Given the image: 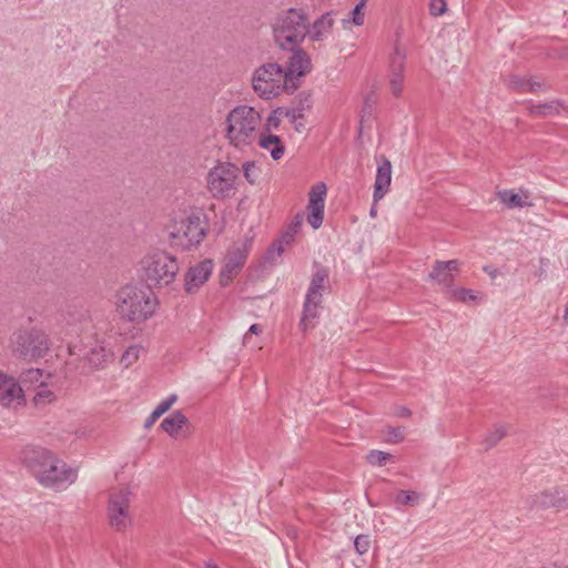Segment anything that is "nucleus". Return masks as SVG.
<instances>
[{
    "label": "nucleus",
    "instance_id": "obj_33",
    "mask_svg": "<svg viewBox=\"0 0 568 568\" xmlns=\"http://www.w3.org/2000/svg\"><path fill=\"white\" fill-rule=\"evenodd\" d=\"M141 352H142L141 346H138V345L130 346L121 356V364L124 367H130L139 359Z\"/></svg>",
    "mask_w": 568,
    "mask_h": 568
},
{
    "label": "nucleus",
    "instance_id": "obj_28",
    "mask_svg": "<svg viewBox=\"0 0 568 568\" xmlns=\"http://www.w3.org/2000/svg\"><path fill=\"white\" fill-rule=\"evenodd\" d=\"M419 503V495L414 490H399L395 498L394 504L399 506H414Z\"/></svg>",
    "mask_w": 568,
    "mask_h": 568
},
{
    "label": "nucleus",
    "instance_id": "obj_21",
    "mask_svg": "<svg viewBox=\"0 0 568 568\" xmlns=\"http://www.w3.org/2000/svg\"><path fill=\"white\" fill-rule=\"evenodd\" d=\"M328 272L324 267H318L311 280L307 293L305 298L311 301H321L323 297V293L326 291L328 286Z\"/></svg>",
    "mask_w": 568,
    "mask_h": 568
},
{
    "label": "nucleus",
    "instance_id": "obj_57",
    "mask_svg": "<svg viewBox=\"0 0 568 568\" xmlns=\"http://www.w3.org/2000/svg\"><path fill=\"white\" fill-rule=\"evenodd\" d=\"M489 274H490V276L495 277L496 276V271H493Z\"/></svg>",
    "mask_w": 568,
    "mask_h": 568
},
{
    "label": "nucleus",
    "instance_id": "obj_18",
    "mask_svg": "<svg viewBox=\"0 0 568 568\" xmlns=\"http://www.w3.org/2000/svg\"><path fill=\"white\" fill-rule=\"evenodd\" d=\"M213 271V264L210 260L202 261L195 266H192L185 275V290L189 293L197 290L204 284Z\"/></svg>",
    "mask_w": 568,
    "mask_h": 568
},
{
    "label": "nucleus",
    "instance_id": "obj_40",
    "mask_svg": "<svg viewBox=\"0 0 568 568\" xmlns=\"http://www.w3.org/2000/svg\"><path fill=\"white\" fill-rule=\"evenodd\" d=\"M262 326L258 324H253L250 326L248 332L243 337V345L250 346V347H257L261 348V346L257 343H254L252 341V335H258L262 333Z\"/></svg>",
    "mask_w": 568,
    "mask_h": 568
},
{
    "label": "nucleus",
    "instance_id": "obj_5",
    "mask_svg": "<svg viewBox=\"0 0 568 568\" xmlns=\"http://www.w3.org/2000/svg\"><path fill=\"white\" fill-rule=\"evenodd\" d=\"M307 31L306 13L295 8L281 13L273 24L274 39L282 49H294L305 39Z\"/></svg>",
    "mask_w": 568,
    "mask_h": 568
},
{
    "label": "nucleus",
    "instance_id": "obj_23",
    "mask_svg": "<svg viewBox=\"0 0 568 568\" xmlns=\"http://www.w3.org/2000/svg\"><path fill=\"white\" fill-rule=\"evenodd\" d=\"M429 278L437 284L442 285L448 291L453 288L454 274L449 273L446 268L435 263L433 271L429 273Z\"/></svg>",
    "mask_w": 568,
    "mask_h": 568
},
{
    "label": "nucleus",
    "instance_id": "obj_1",
    "mask_svg": "<svg viewBox=\"0 0 568 568\" xmlns=\"http://www.w3.org/2000/svg\"><path fill=\"white\" fill-rule=\"evenodd\" d=\"M20 459L44 488L62 491L78 479V468L70 466L48 448L28 445L20 452Z\"/></svg>",
    "mask_w": 568,
    "mask_h": 568
},
{
    "label": "nucleus",
    "instance_id": "obj_29",
    "mask_svg": "<svg viewBox=\"0 0 568 568\" xmlns=\"http://www.w3.org/2000/svg\"><path fill=\"white\" fill-rule=\"evenodd\" d=\"M366 459L372 466L381 467L393 460L394 457L389 453L373 449L367 453Z\"/></svg>",
    "mask_w": 568,
    "mask_h": 568
},
{
    "label": "nucleus",
    "instance_id": "obj_25",
    "mask_svg": "<svg viewBox=\"0 0 568 568\" xmlns=\"http://www.w3.org/2000/svg\"><path fill=\"white\" fill-rule=\"evenodd\" d=\"M498 197L507 207H524L530 205L526 202L527 195L515 193L510 190H504L498 192Z\"/></svg>",
    "mask_w": 568,
    "mask_h": 568
},
{
    "label": "nucleus",
    "instance_id": "obj_49",
    "mask_svg": "<svg viewBox=\"0 0 568 568\" xmlns=\"http://www.w3.org/2000/svg\"><path fill=\"white\" fill-rule=\"evenodd\" d=\"M538 499L536 503L541 507L556 506V503L549 494H541L540 496H536Z\"/></svg>",
    "mask_w": 568,
    "mask_h": 568
},
{
    "label": "nucleus",
    "instance_id": "obj_47",
    "mask_svg": "<svg viewBox=\"0 0 568 568\" xmlns=\"http://www.w3.org/2000/svg\"><path fill=\"white\" fill-rule=\"evenodd\" d=\"M436 263L444 268H446L449 273L458 272L459 270V262L457 260H450V261H436Z\"/></svg>",
    "mask_w": 568,
    "mask_h": 568
},
{
    "label": "nucleus",
    "instance_id": "obj_3",
    "mask_svg": "<svg viewBox=\"0 0 568 568\" xmlns=\"http://www.w3.org/2000/svg\"><path fill=\"white\" fill-rule=\"evenodd\" d=\"M261 126L260 112L251 105L239 104L225 118L224 138L230 145L243 151L256 142Z\"/></svg>",
    "mask_w": 568,
    "mask_h": 568
},
{
    "label": "nucleus",
    "instance_id": "obj_50",
    "mask_svg": "<svg viewBox=\"0 0 568 568\" xmlns=\"http://www.w3.org/2000/svg\"><path fill=\"white\" fill-rule=\"evenodd\" d=\"M63 433L67 435L68 438H83L85 436V433L81 429H75L74 432L71 428H62Z\"/></svg>",
    "mask_w": 568,
    "mask_h": 568
},
{
    "label": "nucleus",
    "instance_id": "obj_45",
    "mask_svg": "<svg viewBox=\"0 0 568 568\" xmlns=\"http://www.w3.org/2000/svg\"><path fill=\"white\" fill-rule=\"evenodd\" d=\"M173 439H182L189 436V428H164Z\"/></svg>",
    "mask_w": 568,
    "mask_h": 568
},
{
    "label": "nucleus",
    "instance_id": "obj_16",
    "mask_svg": "<svg viewBox=\"0 0 568 568\" xmlns=\"http://www.w3.org/2000/svg\"><path fill=\"white\" fill-rule=\"evenodd\" d=\"M24 403L21 386L14 377L0 372V404L6 407L18 406Z\"/></svg>",
    "mask_w": 568,
    "mask_h": 568
},
{
    "label": "nucleus",
    "instance_id": "obj_56",
    "mask_svg": "<svg viewBox=\"0 0 568 568\" xmlns=\"http://www.w3.org/2000/svg\"><path fill=\"white\" fill-rule=\"evenodd\" d=\"M564 57L568 59V48H566Z\"/></svg>",
    "mask_w": 568,
    "mask_h": 568
},
{
    "label": "nucleus",
    "instance_id": "obj_30",
    "mask_svg": "<svg viewBox=\"0 0 568 568\" xmlns=\"http://www.w3.org/2000/svg\"><path fill=\"white\" fill-rule=\"evenodd\" d=\"M284 113V108H277L271 112V114L267 116L264 130L262 132H273L274 130L278 129V126L282 123Z\"/></svg>",
    "mask_w": 568,
    "mask_h": 568
},
{
    "label": "nucleus",
    "instance_id": "obj_32",
    "mask_svg": "<svg viewBox=\"0 0 568 568\" xmlns=\"http://www.w3.org/2000/svg\"><path fill=\"white\" fill-rule=\"evenodd\" d=\"M55 399L54 393L49 389L47 386L43 385V383L40 384L39 388L37 389L33 400L36 405H45L49 403H52Z\"/></svg>",
    "mask_w": 568,
    "mask_h": 568
},
{
    "label": "nucleus",
    "instance_id": "obj_55",
    "mask_svg": "<svg viewBox=\"0 0 568 568\" xmlns=\"http://www.w3.org/2000/svg\"><path fill=\"white\" fill-rule=\"evenodd\" d=\"M375 214H376V209H375V207H372V209H371V215H372V216H375Z\"/></svg>",
    "mask_w": 568,
    "mask_h": 568
},
{
    "label": "nucleus",
    "instance_id": "obj_6",
    "mask_svg": "<svg viewBox=\"0 0 568 568\" xmlns=\"http://www.w3.org/2000/svg\"><path fill=\"white\" fill-rule=\"evenodd\" d=\"M10 349L16 357L38 361L49 352L50 339L48 334L39 327L20 328L10 338Z\"/></svg>",
    "mask_w": 568,
    "mask_h": 568
},
{
    "label": "nucleus",
    "instance_id": "obj_20",
    "mask_svg": "<svg viewBox=\"0 0 568 568\" xmlns=\"http://www.w3.org/2000/svg\"><path fill=\"white\" fill-rule=\"evenodd\" d=\"M256 141L260 148L267 151L273 160L278 161L284 156L285 145L278 135L260 131Z\"/></svg>",
    "mask_w": 568,
    "mask_h": 568
},
{
    "label": "nucleus",
    "instance_id": "obj_48",
    "mask_svg": "<svg viewBox=\"0 0 568 568\" xmlns=\"http://www.w3.org/2000/svg\"><path fill=\"white\" fill-rule=\"evenodd\" d=\"M542 82L535 78H528L526 84V92H537L542 89Z\"/></svg>",
    "mask_w": 568,
    "mask_h": 568
},
{
    "label": "nucleus",
    "instance_id": "obj_31",
    "mask_svg": "<svg viewBox=\"0 0 568 568\" xmlns=\"http://www.w3.org/2000/svg\"><path fill=\"white\" fill-rule=\"evenodd\" d=\"M447 294L450 300L464 303L469 301H476L477 298L476 294L471 290L464 287H453L450 291L447 292Z\"/></svg>",
    "mask_w": 568,
    "mask_h": 568
},
{
    "label": "nucleus",
    "instance_id": "obj_22",
    "mask_svg": "<svg viewBox=\"0 0 568 568\" xmlns=\"http://www.w3.org/2000/svg\"><path fill=\"white\" fill-rule=\"evenodd\" d=\"M321 301H311L305 298L303 316L300 323V326L307 331L314 326L313 322L318 316V307L321 306Z\"/></svg>",
    "mask_w": 568,
    "mask_h": 568
},
{
    "label": "nucleus",
    "instance_id": "obj_43",
    "mask_svg": "<svg viewBox=\"0 0 568 568\" xmlns=\"http://www.w3.org/2000/svg\"><path fill=\"white\" fill-rule=\"evenodd\" d=\"M364 7H365V2L361 1L359 3H357L355 6V8L351 12L352 22L355 26H362L364 23V13H363V8Z\"/></svg>",
    "mask_w": 568,
    "mask_h": 568
},
{
    "label": "nucleus",
    "instance_id": "obj_8",
    "mask_svg": "<svg viewBox=\"0 0 568 568\" xmlns=\"http://www.w3.org/2000/svg\"><path fill=\"white\" fill-rule=\"evenodd\" d=\"M252 88L264 100H271L283 92L288 93L285 70L274 62L262 64L252 75Z\"/></svg>",
    "mask_w": 568,
    "mask_h": 568
},
{
    "label": "nucleus",
    "instance_id": "obj_37",
    "mask_svg": "<svg viewBox=\"0 0 568 568\" xmlns=\"http://www.w3.org/2000/svg\"><path fill=\"white\" fill-rule=\"evenodd\" d=\"M243 174L248 183L254 184L260 176V169L255 162H245L243 164Z\"/></svg>",
    "mask_w": 568,
    "mask_h": 568
},
{
    "label": "nucleus",
    "instance_id": "obj_34",
    "mask_svg": "<svg viewBox=\"0 0 568 568\" xmlns=\"http://www.w3.org/2000/svg\"><path fill=\"white\" fill-rule=\"evenodd\" d=\"M189 423L187 417L181 410L173 412L170 416L165 417L160 426H183Z\"/></svg>",
    "mask_w": 568,
    "mask_h": 568
},
{
    "label": "nucleus",
    "instance_id": "obj_36",
    "mask_svg": "<svg viewBox=\"0 0 568 568\" xmlns=\"http://www.w3.org/2000/svg\"><path fill=\"white\" fill-rule=\"evenodd\" d=\"M382 436L385 442L389 444H397L404 439L405 434L403 428H384Z\"/></svg>",
    "mask_w": 568,
    "mask_h": 568
},
{
    "label": "nucleus",
    "instance_id": "obj_53",
    "mask_svg": "<svg viewBox=\"0 0 568 568\" xmlns=\"http://www.w3.org/2000/svg\"><path fill=\"white\" fill-rule=\"evenodd\" d=\"M395 414L399 417H406L410 415V410L406 407H397L395 408Z\"/></svg>",
    "mask_w": 568,
    "mask_h": 568
},
{
    "label": "nucleus",
    "instance_id": "obj_38",
    "mask_svg": "<svg viewBox=\"0 0 568 568\" xmlns=\"http://www.w3.org/2000/svg\"><path fill=\"white\" fill-rule=\"evenodd\" d=\"M285 247L283 245V241H275L273 242V244L270 246L267 253H266V260L270 261L271 263H275L277 261L278 257H281V255L283 254Z\"/></svg>",
    "mask_w": 568,
    "mask_h": 568
},
{
    "label": "nucleus",
    "instance_id": "obj_17",
    "mask_svg": "<svg viewBox=\"0 0 568 568\" xmlns=\"http://www.w3.org/2000/svg\"><path fill=\"white\" fill-rule=\"evenodd\" d=\"M377 172L374 184V202L381 201L389 190L392 182V164L390 161L381 155L377 160Z\"/></svg>",
    "mask_w": 568,
    "mask_h": 568
},
{
    "label": "nucleus",
    "instance_id": "obj_19",
    "mask_svg": "<svg viewBox=\"0 0 568 568\" xmlns=\"http://www.w3.org/2000/svg\"><path fill=\"white\" fill-rule=\"evenodd\" d=\"M334 27L332 12H326L316 19L312 26L308 24L307 37L313 42H322L328 38Z\"/></svg>",
    "mask_w": 568,
    "mask_h": 568
},
{
    "label": "nucleus",
    "instance_id": "obj_26",
    "mask_svg": "<svg viewBox=\"0 0 568 568\" xmlns=\"http://www.w3.org/2000/svg\"><path fill=\"white\" fill-rule=\"evenodd\" d=\"M486 432L478 435L480 444L485 450L494 447L501 438L505 437L506 433L503 428H485Z\"/></svg>",
    "mask_w": 568,
    "mask_h": 568
},
{
    "label": "nucleus",
    "instance_id": "obj_51",
    "mask_svg": "<svg viewBox=\"0 0 568 568\" xmlns=\"http://www.w3.org/2000/svg\"><path fill=\"white\" fill-rule=\"evenodd\" d=\"M295 231L286 232L277 241H283L284 247L293 242Z\"/></svg>",
    "mask_w": 568,
    "mask_h": 568
},
{
    "label": "nucleus",
    "instance_id": "obj_2",
    "mask_svg": "<svg viewBox=\"0 0 568 568\" xmlns=\"http://www.w3.org/2000/svg\"><path fill=\"white\" fill-rule=\"evenodd\" d=\"M64 320L68 325L79 326L74 332L81 333L79 344L70 345L69 353L85 359L91 368H103L112 359L113 353L106 347L104 341L99 338L88 311H69Z\"/></svg>",
    "mask_w": 568,
    "mask_h": 568
},
{
    "label": "nucleus",
    "instance_id": "obj_35",
    "mask_svg": "<svg viewBox=\"0 0 568 568\" xmlns=\"http://www.w3.org/2000/svg\"><path fill=\"white\" fill-rule=\"evenodd\" d=\"M189 423L187 417L181 410L173 412L170 416L165 417L160 426H183Z\"/></svg>",
    "mask_w": 568,
    "mask_h": 568
},
{
    "label": "nucleus",
    "instance_id": "obj_10",
    "mask_svg": "<svg viewBox=\"0 0 568 568\" xmlns=\"http://www.w3.org/2000/svg\"><path fill=\"white\" fill-rule=\"evenodd\" d=\"M143 267L149 286H166L179 272L176 258L163 251L149 254L143 261Z\"/></svg>",
    "mask_w": 568,
    "mask_h": 568
},
{
    "label": "nucleus",
    "instance_id": "obj_44",
    "mask_svg": "<svg viewBox=\"0 0 568 568\" xmlns=\"http://www.w3.org/2000/svg\"><path fill=\"white\" fill-rule=\"evenodd\" d=\"M446 2L445 0H430L429 12L432 16L438 17L445 13Z\"/></svg>",
    "mask_w": 568,
    "mask_h": 568
},
{
    "label": "nucleus",
    "instance_id": "obj_46",
    "mask_svg": "<svg viewBox=\"0 0 568 568\" xmlns=\"http://www.w3.org/2000/svg\"><path fill=\"white\" fill-rule=\"evenodd\" d=\"M42 377V371L38 368L28 369L23 374L24 382H38Z\"/></svg>",
    "mask_w": 568,
    "mask_h": 568
},
{
    "label": "nucleus",
    "instance_id": "obj_11",
    "mask_svg": "<svg viewBox=\"0 0 568 568\" xmlns=\"http://www.w3.org/2000/svg\"><path fill=\"white\" fill-rule=\"evenodd\" d=\"M239 168L230 162H217L207 173L206 186L214 199L232 197L237 190Z\"/></svg>",
    "mask_w": 568,
    "mask_h": 568
},
{
    "label": "nucleus",
    "instance_id": "obj_14",
    "mask_svg": "<svg viewBox=\"0 0 568 568\" xmlns=\"http://www.w3.org/2000/svg\"><path fill=\"white\" fill-rule=\"evenodd\" d=\"M406 52L399 45H395L388 62V82L393 95L398 97L403 92L405 80Z\"/></svg>",
    "mask_w": 568,
    "mask_h": 568
},
{
    "label": "nucleus",
    "instance_id": "obj_52",
    "mask_svg": "<svg viewBox=\"0 0 568 568\" xmlns=\"http://www.w3.org/2000/svg\"><path fill=\"white\" fill-rule=\"evenodd\" d=\"M161 416L156 410L153 409V412L149 415V417L144 422V426H153V424L160 418Z\"/></svg>",
    "mask_w": 568,
    "mask_h": 568
},
{
    "label": "nucleus",
    "instance_id": "obj_15",
    "mask_svg": "<svg viewBox=\"0 0 568 568\" xmlns=\"http://www.w3.org/2000/svg\"><path fill=\"white\" fill-rule=\"evenodd\" d=\"M326 192L325 183L320 182L312 186L308 194L307 222L314 230L323 224Z\"/></svg>",
    "mask_w": 568,
    "mask_h": 568
},
{
    "label": "nucleus",
    "instance_id": "obj_41",
    "mask_svg": "<svg viewBox=\"0 0 568 568\" xmlns=\"http://www.w3.org/2000/svg\"><path fill=\"white\" fill-rule=\"evenodd\" d=\"M371 547V539L368 535H358L354 540V548L358 555H364Z\"/></svg>",
    "mask_w": 568,
    "mask_h": 568
},
{
    "label": "nucleus",
    "instance_id": "obj_54",
    "mask_svg": "<svg viewBox=\"0 0 568 568\" xmlns=\"http://www.w3.org/2000/svg\"><path fill=\"white\" fill-rule=\"evenodd\" d=\"M205 567H206V568H219V567H217L215 564H213V562H207V564L205 565Z\"/></svg>",
    "mask_w": 568,
    "mask_h": 568
},
{
    "label": "nucleus",
    "instance_id": "obj_27",
    "mask_svg": "<svg viewBox=\"0 0 568 568\" xmlns=\"http://www.w3.org/2000/svg\"><path fill=\"white\" fill-rule=\"evenodd\" d=\"M303 110L304 104L301 108H284L283 118L287 119L297 132H302L305 129Z\"/></svg>",
    "mask_w": 568,
    "mask_h": 568
},
{
    "label": "nucleus",
    "instance_id": "obj_9",
    "mask_svg": "<svg viewBox=\"0 0 568 568\" xmlns=\"http://www.w3.org/2000/svg\"><path fill=\"white\" fill-rule=\"evenodd\" d=\"M132 490L128 485L110 489L106 501V518L113 530L122 532L132 526Z\"/></svg>",
    "mask_w": 568,
    "mask_h": 568
},
{
    "label": "nucleus",
    "instance_id": "obj_7",
    "mask_svg": "<svg viewBox=\"0 0 568 568\" xmlns=\"http://www.w3.org/2000/svg\"><path fill=\"white\" fill-rule=\"evenodd\" d=\"M205 234V222L196 212H185L175 217L169 231L172 245L183 250L199 245Z\"/></svg>",
    "mask_w": 568,
    "mask_h": 568
},
{
    "label": "nucleus",
    "instance_id": "obj_42",
    "mask_svg": "<svg viewBox=\"0 0 568 568\" xmlns=\"http://www.w3.org/2000/svg\"><path fill=\"white\" fill-rule=\"evenodd\" d=\"M176 399L178 396L172 394L159 403L154 410H156L160 416H163L175 404Z\"/></svg>",
    "mask_w": 568,
    "mask_h": 568
},
{
    "label": "nucleus",
    "instance_id": "obj_12",
    "mask_svg": "<svg viewBox=\"0 0 568 568\" xmlns=\"http://www.w3.org/2000/svg\"><path fill=\"white\" fill-rule=\"evenodd\" d=\"M252 245L251 239H243L235 242L224 257V264L220 273L221 283L227 285L244 266L248 251Z\"/></svg>",
    "mask_w": 568,
    "mask_h": 568
},
{
    "label": "nucleus",
    "instance_id": "obj_24",
    "mask_svg": "<svg viewBox=\"0 0 568 568\" xmlns=\"http://www.w3.org/2000/svg\"><path fill=\"white\" fill-rule=\"evenodd\" d=\"M561 104L558 101H551L547 103H530L528 110L532 115L547 116L558 114L560 112Z\"/></svg>",
    "mask_w": 568,
    "mask_h": 568
},
{
    "label": "nucleus",
    "instance_id": "obj_13",
    "mask_svg": "<svg viewBox=\"0 0 568 568\" xmlns=\"http://www.w3.org/2000/svg\"><path fill=\"white\" fill-rule=\"evenodd\" d=\"M312 69L310 55L304 50H296L290 58L285 75L288 82V93H293L301 84L300 79Z\"/></svg>",
    "mask_w": 568,
    "mask_h": 568
},
{
    "label": "nucleus",
    "instance_id": "obj_39",
    "mask_svg": "<svg viewBox=\"0 0 568 568\" xmlns=\"http://www.w3.org/2000/svg\"><path fill=\"white\" fill-rule=\"evenodd\" d=\"M527 79L517 74H511L507 79V85L520 92H526Z\"/></svg>",
    "mask_w": 568,
    "mask_h": 568
},
{
    "label": "nucleus",
    "instance_id": "obj_4",
    "mask_svg": "<svg viewBox=\"0 0 568 568\" xmlns=\"http://www.w3.org/2000/svg\"><path fill=\"white\" fill-rule=\"evenodd\" d=\"M153 293L138 285H125L116 293V312L128 322L141 323L153 315L156 308Z\"/></svg>",
    "mask_w": 568,
    "mask_h": 568
}]
</instances>
